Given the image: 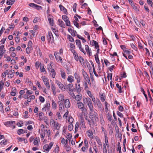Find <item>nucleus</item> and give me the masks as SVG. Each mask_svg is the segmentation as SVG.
<instances>
[{
    "instance_id": "obj_1",
    "label": "nucleus",
    "mask_w": 153,
    "mask_h": 153,
    "mask_svg": "<svg viewBox=\"0 0 153 153\" xmlns=\"http://www.w3.org/2000/svg\"><path fill=\"white\" fill-rule=\"evenodd\" d=\"M89 116L93 123L98 121V116L97 112L95 111L91 112L89 113Z\"/></svg>"
},
{
    "instance_id": "obj_2",
    "label": "nucleus",
    "mask_w": 153,
    "mask_h": 153,
    "mask_svg": "<svg viewBox=\"0 0 153 153\" xmlns=\"http://www.w3.org/2000/svg\"><path fill=\"white\" fill-rule=\"evenodd\" d=\"M50 125L53 127L55 129L59 130L61 125L58 122L55 121L53 119L50 120Z\"/></svg>"
},
{
    "instance_id": "obj_3",
    "label": "nucleus",
    "mask_w": 153,
    "mask_h": 153,
    "mask_svg": "<svg viewBox=\"0 0 153 153\" xmlns=\"http://www.w3.org/2000/svg\"><path fill=\"white\" fill-rule=\"evenodd\" d=\"M74 121V119L71 116H69L67 119L66 122H68L69 123V125L68 126V129L70 131H71L73 128V126L72 123Z\"/></svg>"
},
{
    "instance_id": "obj_4",
    "label": "nucleus",
    "mask_w": 153,
    "mask_h": 153,
    "mask_svg": "<svg viewBox=\"0 0 153 153\" xmlns=\"http://www.w3.org/2000/svg\"><path fill=\"white\" fill-rule=\"evenodd\" d=\"M41 78L46 88L48 89H49L50 88V86L49 82V79L48 77L45 76H42Z\"/></svg>"
},
{
    "instance_id": "obj_5",
    "label": "nucleus",
    "mask_w": 153,
    "mask_h": 153,
    "mask_svg": "<svg viewBox=\"0 0 153 153\" xmlns=\"http://www.w3.org/2000/svg\"><path fill=\"white\" fill-rule=\"evenodd\" d=\"M53 144V142H51L49 145L47 144L43 146L44 151L45 152H48L51 149Z\"/></svg>"
},
{
    "instance_id": "obj_6",
    "label": "nucleus",
    "mask_w": 153,
    "mask_h": 153,
    "mask_svg": "<svg viewBox=\"0 0 153 153\" xmlns=\"http://www.w3.org/2000/svg\"><path fill=\"white\" fill-rule=\"evenodd\" d=\"M82 72L84 79L85 80L87 81L88 82V83L89 85H91L90 80L87 73L85 72L84 69L82 70Z\"/></svg>"
},
{
    "instance_id": "obj_7",
    "label": "nucleus",
    "mask_w": 153,
    "mask_h": 153,
    "mask_svg": "<svg viewBox=\"0 0 153 153\" xmlns=\"http://www.w3.org/2000/svg\"><path fill=\"white\" fill-rule=\"evenodd\" d=\"M5 125L7 126H9L10 127H13V129L15 128V127L14 124H15V121H9L6 122L4 123Z\"/></svg>"
},
{
    "instance_id": "obj_8",
    "label": "nucleus",
    "mask_w": 153,
    "mask_h": 153,
    "mask_svg": "<svg viewBox=\"0 0 153 153\" xmlns=\"http://www.w3.org/2000/svg\"><path fill=\"white\" fill-rule=\"evenodd\" d=\"M47 38L48 42H51V43L54 42V38L51 32H48V34L47 36Z\"/></svg>"
},
{
    "instance_id": "obj_9",
    "label": "nucleus",
    "mask_w": 153,
    "mask_h": 153,
    "mask_svg": "<svg viewBox=\"0 0 153 153\" xmlns=\"http://www.w3.org/2000/svg\"><path fill=\"white\" fill-rule=\"evenodd\" d=\"M94 106H97L100 110H101L103 108L102 104L101 103L99 100L97 98V101L94 102Z\"/></svg>"
},
{
    "instance_id": "obj_10",
    "label": "nucleus",
    "mask_w": 153,
    "mask_h": 153,
    "mask_svg": "<svg viewBox=\"0 0 153 153\" xmlns=\"http://www.w3.org/2000/svg\"><path fill=\"white\" fill-rule=\"evenodd\" d=\"M59 100L58 103H63L64 100V95L62 94H59L58 96Z\"/></svg>"
},
{
    "instance_id": "obj_11",
    "label": "nucleus",
    "mask_w": 153,
    "mask_h": 153,
    "mask_svg": "<svg viewBox=\"0 0 153 153\" xmlns=\"http://www.w3.org/2000/svg\"><path fill=\"white\" fill-rule=\"evenodd\" d=\"M56 82L58 86L60 89L63 91H65V90L66 88L61 82L58 80H56Z\"/></svg>"
},
{
    "instance_id": "obj_12",
    "label": "nucleus",
    "mask_w": 153,
    "mask_h": 153,
    "mask_svg": "<svg viewBox=\"0 0 153 153\" xmlns=\"http://www.w3.org/2000/svg\"><path fill=\"white\" fill-rule=\"evenodd\" d=\"M64 101L65 107L66 108H69L71 105L69 100L68 99H67L65 100Z\"/></svg>"
},
{
    "instance_id": "obj_13",
    "label": "nucleus",
    "mask_w": 153,
    "mask_h": 153,
    "mask_svg": "<svg viewBox=\"0 0 153 153\" xmlns=\"http://www.w3.org/2000/svg\"><path fill=\"white\" fill-rule=\"evenodd\" d=\"M50 107V104L48 102L46 103L44 107L42 108V110L43 111H45L47 110L49 111Z\"/></svg>"
},
{
    "instance_id": "obj_14",
    "label": "nucleus",
    "mask_w": 153,
    "mask_h": 153,
    "mask_svg": "<svg viewBox=\"0 0 153 153\" xmlns=\"http://www.w3.org/2000/svg\"><path fill=\"white\" fill-rule=\"evenodd\" d=\"M83 102L85 104H90L92 102L91 99L89 97H85L83 98Z\"/></svg>"
},
{
    "instance_id": "obj_15",
    "label": "nucleus",
    "mask_w": 153,
    "mask_h": 153,
    "mask_svg": "<svg viewBox=\"0 0 153 153\" xmlns=\"http://www.w3.org/2000/svg\"><path fill=\"white\" fill-rule=\"evenodd\" d=\"M40 141V140L39 137H36L35 138L33 141L34 145L38 146L39 144Z\"/></svg>"
},
{
    "instance_id": "obj_16",
    "label": "nucleus",
    "mask_w": 153,
    "mask_h": 153,
    "mask_svg": "<svg viewBox=\"0 0 153 153\" xmlns=\"http://www.w3.org/2000/svg\"><path fill=\"white\" fill-rule=\"evenodd\" d=\"M74 77L75 79L77 80V83H79L81 80V78L79 74L77 73H75L74 74Z\"/></svg>"
},
{
    "instance_id": "obj_17",
    "label": "nucleus",
    "mask_w": 153,
    "mask_h": 153,
    "mask_svg": "<svg viewBox=\"0 0 153 153\" xmlns=\"http://www.w3.org/2000/svg\"><path fill=\"white\" fill-rule=\"evenodd\" d=\"M73 85L72 83H70L66 86V89L68 90L69 91H74V88H72Z\"/></svg>"
},
{
    "instance_id": "obj_18",
    "label": "nucleus",
    "mask_w": 153,
    "mask_h": 153,
    "mask_svg": "<svg viewBox=\"0 0 153 153\" xmlns=\"http://www.w3.org/2000/svg\"><path fill=\"white\" fill-rule=\"evenodd\" d=\"M68 31L71 33L72 36H76V32L75 30H73L71 28H69L68 29Z\"/></svg>"
},
{
    "instance_id": "obj_19",
    "label": "nucleus",
    "mask_w": 153,
    "mask_h": 153,
    "mask_svg": "<svg viewBox=\"0 0 153 153\" xmlns=\"http://www.w3.org/2000/svg\"><path fill=\"white\" fill-rule=\"evenodd\" d=\"M91 43H92V45H94L95 48L96 49L99 48V47L98 45V43L96 41L92 40L90 42V44H91Z\"/></svg>"
},
{
    "instance_id": "obj_20",
    "label": "nucleus",
    "mask_w": 153,
    "mask_h": 153,
    "mask_svg": "<svg viewBox=\"0 0 153 153\" xmlns=\"http://www.w3.org/2000/svg\"><path fill=\"white\" fill-rule=\"evenodd\" d=\"M99 95L100 96V97L101 100L102 102H104L105 99V94L103 93H99Z\"/></svg>"
},
{
    "instance_id": "obj_21",
    "label": "nucleus",
    "mask_w": 153,
    "mask_h": 153,
    "mask_svg": "<svg viewBox=\"0 0 153 153\" xmlns=\"http://www.w3.org/2000/svg\"><path fill=\"white\" fill-rule=\"evenodd\" d=\"M48 20L51 26H53V17L52 16H48Z\"/></svg>"
},
{
    "instance_id": "obj_22",
    "label": "nucleus",
    "mask_w": 153,
    "mask_h": 153,
    "mask_svg": "<svg viewBox=\"0 0 153 153\" xmlns=\"http://www.w3.org/2000/svg\"><path fill=\"white\" fill-rule=\"evenodd\" d=\"M97 142L98 145V147H102V143L100 139L98 137H95Z\"/></svg>"
},
{
    "instance_id": "obj_23",
    "label": "nucleus",
    "mask_w": 153,
    "mask_h": 153,
    "mask_svg": "<svg viewBox=\"0 0 153 153\" xmlns=\"http://www.w3.org/2000/svg\"><path fill=\"white\" fill-rule=\"evenodd\" d=\"M95 59L96 62L98 64L99 67L100 68V66L99 65L100 64V60L99 58L98 55L95 54L94 55Z\"/></svg>"
},
{
    "instance_id": "obj_24",
    "label": "nucleus",
    "mask_w": 153,
    "mask_h": 153,
    "mask_svg": "<svg viewBox=\"0 0 153 153\" xmlns=\"http://www.w3.org/2000/svg\"><path fill=\"white\" fill-rule=\"evenodd\" d=\"M58 25L61 27L65 28V25L64 22L60 19H59L58 20Z\"/></svg>"
},
{
    "instance_id": "obj_25",
    "label": "nucleus",
    "mask_w": 153,
    "mask_h": 153,
    "mask_svg": "<svg viewBox=\"0 0 153 153\" xmlns=\"http://www.w3.org/2000/svg\"><path fill=\"white\" fill-rule=\"evenodd\" d=\"M124 53H123V55L126 59H128L127 56L130 54V51L127 49L124 51Z\"/></svg>"
},
{
    "instance_id": "obj_26",
    "label": "nucleus",
    "mask_w": 153,
    "mask_h": 153,
    "mask_svg": "<svg viewBox=\"0 0 153 153\" xmlns=\"http://www.w3.org/2000/svg\"><path fill=\"white\" fill-rule=\"evenodd\" d=\"M59 7L61 10L63 11L65 14H67V10L62 5H59Z\"/></svg>"
},
{
    "instance_id": "obj_27",
    "label": "nucleus",
    "mask_w": 153,
    "mask_h": 153,
    "mask_svg": "<svg viewBox=\"0 0 153 153\" xmlns=\"http://www.w3.org/2000/svg\"><path fill=\"white\" fill-rule=\"evenodd\" d=\"M82 98V96H80L78 94L76 96H75L74 98H73L75 99L76 101L77 102H80V100H81Z\"/></svg>"
},
{
    "instance_id": "obj_28",
    "label": "nucleus",
    "mask_w": 153,
    "mask_h": 153,
    "mask_svg": "<svg viewBox=\"0 0 153 153\" xmlns=\"http://www.w3.org/2000/svg\"><path fill=\"white\" fill-rule=\"evenodd\" d=\"M49 72H50V75L51 76V77L53 78H54L56 74L55 70L54 69H51V70H50V71Z\"/></svg>"
},
{
    "instance_id": "obj_29",
    "label": "nucleus",
    "mask_w": 153,
    "mask_h": 153,
    "mask_svg": "<svg viewBox=\"0 0 153 153\" xmlns=\"http://www.w3.org/2000/svg\"><path fill=\"white\" fill-rule=\"evenodd\" d=\"M81 110L82 111V113L83 114V115L85 116V114H86L87 112V109L85 107V106H84L83 107H82L81 108L79 109Z\"/></svg>"
},
{
    "instance_id": "obj_30",
    "label": "nucleus",
    "mask_w": 153,
    "mask_h": 153,
    "mask_svg": "<svg viewBox=\"0 0 153 153\" xmlns=\"http://www.w3.org/2000/svg\"><path fill=\"white\" fill-rule=\"evenodd\" d=\"M77 107L79 109H81L85 105L84 104L81 102H78L77 103Z\"/></svg>"
},
{
    "instance_id": "obj_31",
    "label": "nucleus",
    "mask_w": 153,
    "mask_h": 153,
    "mask_svg": "<svg viewBox=\"0 0 153 153\" xmlns=\"http://www.w3.org/2000/svg\"><path fill=\"white\" fill-rule=\"evenodd\" d=\"M104 141L105 143H103V144H105L106 145H107V147H109V143L108 141V137H107V135L104 136Z\"/></svg>"
},
{
    "instance_id": "obj_32",
    "label": "nucleus",
    "mask_w": 153,
    "mask_h": 153,
    "mask_svg": "<svg viewBox=\"0 0 153 153\" xmlns=\"http://www.w3.org/2000/svg\"><path fill=\"white\" fill-rule=\"evenodd\" d=\"M76 90L77 92H80L82 88L80 86L79 84L78 85H77L76 84Z\"/></svg>"
},
{
    "instance_id": "obj_33",
    "label": "nucleus",
    "mask_w": 153,
    "mask_h": 153,
    "mask_svg": "<svg viewBox=\"0 0 153 153\" xmlns=\"http://www.w3.org/2000/svg\"><path fill=\"white\" fill-rule=\"evenodd\" d=\"M67 80L70 82L71 83L74 81V77L71 75L68 76Z\"/></svg>"
},
{
    "instance_id": "obj_34",
    "label": "nucleus",
    "mask_w": 153,
    "mask_h": 153,
    "mask_svg": "<svg viewBox=\"0 0 153 153\" xmlns=\"http://www.w3.org/2000/svg\"><path fill=\"white\" fill-rule=\"evenodd\" d=\"M52 91L53 92V94L55 95L56 94V88L55 85L54 84H52L51 86Z\"/></svg>"
},
{
    "instance_id": "obj_35",
    "label": "nucleus",
    "mask_w": 153,
    "mask_h": 153,
    "mask_svg": "<svg viewBox=\"0 0 153 153\" xmlns=\"http://www.w3.org/2000/svg\"><path fill=\"white\" fill-rule=\"evenodd\" d=\"M79 124L78 122L76 123V124L75 126V133H76L78 131L79 128Z\"/></svg>"
},
{
    "instance_id": "obj_36",
    "label": "nucleus",
    "mask_w": 153,
    "mask_h": 153,
    "mask_svg": "<svg viewBox=\"0 0 153 153\" xmlns=\"http://www.w3.org/2000/svg\"><path fill=\"white\" fill-rule=\"evenodd\" d=\"M87 105L90 111L91 112H93L94 111V107L92 105V102L90 103V104H88Z\"/></svg>"
},
{
    "instance_id": "obj_37",
    "label": "nucleus",
    "mask_w": 153,
    "mask_h": 153,
    "mask_svg": "<svg viewBox=\"0 0 153 153\" xmlns=\"http://www.w3.org/2000/svg\"><path fill=\"white\" fill-rule=\"evenodd\" d=\"M59 110L60 111H62L63 109H64V107L63 103H59Z\"/></svg>"
},
{
    "instance_id": "obj_38",
    "label": "nucleus",
    "mask_w": 153,
    "mask_h": 153,
    "mask_svg": "<svg viewBox=\"0 0 153 153\" xmlns=\"http://www.w3.org/2000/svg\"><path fill=\"white\" fill-rule=\"evenodd\" d=\"M79 61L82 66L85 64L84 59L81 56H79Z\"/></svg>"
},
{
    "instance_id": "obj_39",
    "label": "nucleus",
    "mask_w": 153,
    "mask_h": 153,
    "mask_svg": "<svg viewBox=\"0 0 153 153\" xmlns=\"http://www.w3.org/2000/svg\"><path fill=\"white\" fill-rule=\"evenodd\" d=\"M40 71L41 72H45V73H46V70L45 68L44 67V64H42L40 66Z\"/></svg>"
},
{
    "instance_id": "obj_40",
    "label": "nucleus",
    "mask_w": 153,
    "mask_h": 153,
    "mask_svg": "<svg viewBox=\"0 0 153 153\" xmlns=\"http://www.w3.org/2000/svg\"><path fill=\"white\" fill-rule=\"evenodd\" d=\"M67 38L71 42H74V39L70 35H67Z\"/></svg>"
},
{
    "instance_id": "obj_41",
    "label": "nucleus",
    "mask_w": 153,
    "mask_h": 153,
    "mask_svg": "<svg viewBox=\"0 0 153 153\" xmlns=\"http://www.w3.org/2000/svg\"><path fill=\"white\" fill-rule=\"evenodd\" d=\"M61 75L62 78L65 79V74L62 70H60Z\"/></svg>"
},
{
    "instance_id": "obj_42",
    "label": "nucleus",
    "mask_w": 153,
    "mask_h": 153,
    "mask_svg": "<svg viewBox=\"0 0 153 153\" xmlns=\"http://www.w3.org/2000/svg\"><path fill=\"white\" fill-rule=\"evenodd\" d=\"M33 49L32 48H30L29 47H28L26 49V51L27 54H29L30 53V51L31 50Z\"/></svg>"
},
{
    "instance_id": "obj_43",
    "label": "nucleus",
    "mask_w": 153,
    "mask_h": 153,
    "mask_svg": "<svg viewBox=\"0 0 153 153\" xmlns=\"http://www.w3.org/2000/svg\"><path fill=\"white\" fill-rule=\"evenodd\" d=\"M17 133L19 135H20L22 134L25 133V132L24 131V130L23 129H21L18 130Z\"/></svg>"
},
{
    "instance_id": "obj_44",
    "label": "nucleus",
    "mask_w": 153,
    "mask_h": 153,
    "mask_svg": "<svg viewBox=\"0 0 153 153\" xmlns=\"http://www.w3.org/2000/svg\"><path fill=\"white\" fill-rule=\"evenodd\" d=\"M86 133L88 134V136L89 137H90L91 136H92L93 135V133L92 131L90 130H89L88 131H87Z\"/></svg>"
},
{
    "instance_id": "obj_45",
    "label": "nucleus",
    "mask_w": 153,
    "mask_h": 153,
    "mask_svg": "<svg viewBox=\"0 0 153 153\" xmlns=\"http://www.w3.org/2000/svg\"><path fill=\"white\" fill-rule=\"evenodd\" d=\"M88 82L87 81L85 80L84 81V88L85 90L87 89L88 88Z\"/></svg>"
},
{
    "instance_id": "obj_46",
    "label": "nucleus",
    "mask_w": 153,
    "mask_h": 153,
    "mask_svg": "<svg viewBox=\"0 0 153 153\" xmlns=\"http://www.w3.org/2000/svg\"><path fill=\"white\" fill-rule=\"evenodd\" d=\"M103 152L104 153H106L107 152L106 147L107 145L105 144H103Z\"/></svg>"
},
{
    "instance_id": "obj_47",
    "label": "nucleus",
    "mask_w": 153,
    "mask_h": 153,
    "mask_svg": "<svg viewBox=\"0 0 153 153\" xmlns=\"http://www.w3.org/2000/svg\"><path fill=\"white\" fill-rule=\"evenodd\" d=\"M78 47L81 51L83 52L85 55L86 54V52L84 50L83 48L82 47V45Z\"/></svg>"
},
{
    "instance_id": "obj_48",
    "label": "nucleus",
    "mask_w": 153,
    "mask_h": 153,
    "mask_svg": "<svg viewBox=\"0 0 153 153\" xmlns=\"http://www.w3.org/2000/svg\"><path fill=\"white\" fill-rule=\"evenodd\" d=\"M117 87L119 89V92L120 93H121L122 92L121 87L120 85L118 83H117L116 84Z\"/></svg>"
},
{
    "instance_id": "obj_49",
    "label": "nucleus",
    "mask_w": 153,
    "mask_h": 153,
    "mask_svg": "<svg viewBox=\"0 0 153 153\" xmlns=\"http://www.w3.org/2000/svg\"><path fill=\"white\" fill-rule=\"evenodd\" d=\"M4 57L6 58L5 60L7 61H9L11 60L10 57L9 56H7L6 54L4 55Z\"/></svg>"
},
{
    "instance_id": "obj_50",
    "label": "nucleus",
    "mask_w": 153,
    "mask_h": 153,
    "mask_svg": "<svg viewBox=\"0 0 153 153\" xmlns=\"http://www.w3.org/2000/svg\"><path fill=\"white\" fill-rule=\"evenodd\" d=\"M147 92H148V96L149 98V100L150 101L151 104L152 102V99L151 97V94H150L149 91V90H148Z\"/></svg>"
},
{
    "instance_id": "obj_51",
    "label": "nucleus",
    "mask_w": 153,
    "mask_h": 153,
    "mask_svg": "<svg viewBox=\"0 0 153 153\" xmlns=\"http://www.w3.org/2000/svg\"><path fill=\"white\" fill-rule=\"evenodd\" d=\"M100 122L102 125H104L105 124V121L102 116L100 117Z\"/></svg>"
},
{
    "instance_id": "obj_52",
    "label": "nucleus",
    "mask_w": 153,
    "mask_h": 153,
    "mask_svg": "<svg viewBox=\"0 0 153 153\" xmlns=\"http://www.w3.org/2000/svg\"><path fill=\"white\" fill-rule=\"evenodd\" d=\"M74 91H70L68 92V94L70 95L73 98L75 96L74 93L73 92Z\"/></svg>"
},
{
    "instance_id": "obj_53",
    "label": "nucleus",
    "mask_w": 153,
    "mask_h": 153,
    "mask_svg": "<svg viewBox=\"0 0 153 153\" xmlns=\"http://www.w3.org/2000/svg\"><path fill=\"white\" fill-rule=\"evenodd\" d=\"M87 123L91 127L93 126V125L94 123H93L91 120H90L89 119L88 120Z\"/></svg>"
},
{
    "instance_id": "obj_54",
    "label": "nucleus",
    "mask_w": 153,
    "mask_h": 153,
    "mask_svg": "<svg viewBox=\"0 0 153 153\" xmlns=\"http://www.w3.org/2000/svg\"><path fill=\"white\" fill-rule=\"evenodd\" d=\"M59 151V146H58V145H56V146L55 147V148L54 150H53V152H55V153H57Z\"/></svg>"
},
{
    "instance_id": "obj_55",
    "label": "nucleus",
    "mask_w": 153,
    "mask_h": 153,
    "mask_svg": "<svg viewBox=\"0 0 153 153\" xmlns=\"http://www.w3.org/2000/svg\"><path fill=\"white\" fill-rule=\"evenodd\" d=\"M52 105L53 108L54 109H56L57 108V105L54 100L52 101Z\"/></svg>"
},
{
    "instance_id": "obj_56",
    "label": "nucleus",
    "mask_w": 153,
    "mask_h": 153,
    "mask_svg": "<svg viewBox=\"0 0 153 153\" xmlns=\"http://www.w3.org/2000/svg\"><path fill=\"white\" fill-rule=\"evenodd\" d=\"M45 134H46V133H45V131H42V132H41V134H40V136L41 137L42 139H43L44 138V137H45Z\"/></svg>"
},
{
    "instance_id": "obj_57",
    "label": "nucleus",
    "mask_w": 153,
    "mask_h": 153,
    "mask_svg": "<svg viewBox=\"0 0 153 153\" xmlns=\"http://www.w3.org/2000/svg\"><path fill=\"white\" fill-rule=\"evenodd\" d=\"M16 88H15L14 89H13L12 91L10 93V94L12 96H14L16 94Z\"/></svg>"
},
{
    "instance_id": "obj_58",
    "label": "nucleus",
    "mask_w": 153,
    "mask_h": 153,
    "mask_svg": "<svg viewBox=\"0 0 153 153\" xmlns=\"http://www.w3.org/2000/svg\"><path fill=\"white\" fill-rule=\"evenodd\" d=\"M84 143L85 144L84 147L88 148V140L85 139L84 140Z\"/></svg>"
},
{
    "instance_id": "obj_59",
    "label": "nucleus",
    "mask_w": 153,
    "mask_h": 153,
    "mask_svg": "<svg viewBox=\"0 0 153 153\" xmlns=\"http://www.w3.org/2000/svg\"><path fill=\"white\" fill-rule=\"evenodd\" d=\"M41 65V63L38 61H36L35 64V65L37 68H38L39 67L40 65Z\"/></svg>"
},
{
    "instance_id": "obj_60",
    "label": "nucleus",
    "mask_w": 153,
    "mask_h": 153,
    "mask_svg": "<svg viewBox=\"0 0 153 153\" xmlns=\"http://www.w3.org/2000/svg\"><path fill=\"white\" fill-rule=\"evenodd\" d=\"M75 41L76 45L78 47L81 45V41L77 39Z\"/></svg>"
},
{
    "instance_id": "obj_61",
    "label": "nucleus",
    "mask_w": 153,
    "mask_h": 153,
    "mask_svg": "<svg viewBox=\"0 0 153 153\" xmlns=\"http://www.w3.org/2000/svg\"><path fill=\"white\" fill-rule=\"evenodd\" d=\"M45 131V133H46V134H47L48 135V137H49L51 135V132H50V130H48V131L47 129L44 130Z\"/></svg>"
},
{
    "instance_id": "obj_62",
    "label": "nucleus",
    "mask_w": 153,
    "mask_h": 153,
    "mask_svg": "<svg viewBox=\"0 0 153 153\" xmlns=\"http://www.w3.org/2000/svg\"><path fill=\"white\" fill-rule=\"evenodd\" d=\"M107 118L108 120L111 121L112 120V117L111 115L108 114H107Z\"/></svg>"
},
{
    "instance_id": "obj_63",
    "label": "nucleus",
    "mask_w": 153,
    "mask_h": 153,
    "mask_svg": "<svg viewBox=\"0 0 153 153\" xmlns=\"http://www.w3.org/2000/svg\"><path fill=\"white\" fill-rule=\"evenodd\" d=\"M131 47L134 50L136 51H137V48L136 46L134 45L132 43L131 44Z\"/></svg>"
},
{
    "instance_id": "obj_64",
    "label": "nucleus",
    "mask_w": 153,
    "mask_h": 153,
    "mask_svg": "<svg viewBox=\"0 0 153 153\" xmlns=\"http://www.w3.org/2000/svg\"><path fill=\"white\" fill-rule=\"evenodd\" d=\"M39 116L40 119L41 120H42L44 116L43 113L42 112L40 113L39 114Z\"/></svg>"
}]
</instances>
